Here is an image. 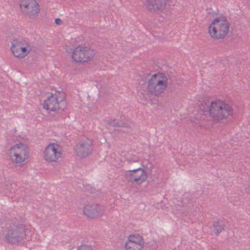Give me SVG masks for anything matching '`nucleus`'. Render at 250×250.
Masks as SVG:
<instances>
[{
    "label": "nucleus",
    "mask_w": 250,
    "mask_h": 250,
    "mask_svg": "<svg viewBox=\"0 0 250 250\" xmlns=\"http://www.w3.org/2000/svg\"><path fill=\"white\" fill-rule=\"evenodd\" d=\"M209 116L215 121L227 120L233 115V108L225 100L216 99L212 100L208 107Z\"/></svg>",
    "instance_id": "1"
},
{
    "label": "nucleus",
    "mask_w": 250,
    "mask_h": 250,
    "mask_svg": "<svg viewBox=\"0 0 250 250\" xmlns=\"http://www.w3.org/2000/svg\"><path fill=\"white\" fill-rule=\"evenodd\" d=\"M95 56V52L89 45L79 44L72 50L71 58L76 63H89Z\"/></svg>",
    "instance_id": "5"
},
{
    "label": "nucleus",
    "mask_w": 250,
    "mask_h": 250,
    "mask_svg": "<svg viewBox=\"0 0 250 250\" xmlns=\"http://www.w3.org/2000/svg\"><path fill=\"white\" fill-rule=\"evenodd\" d=\"M145 246L143 237L137 233L129 234L124 244L125 250H143Z\"/></svg>",
    "instance_id": "11"
},
{
    "label": "nucleus",
    "mask_w": 250,
    "mask_h": 250,
    "mask_svg": "<svg viewBox=\"0 0 250 250\" xmlns=\"http://www.w3.org/2000/svg\"><path fill=\"white\" fill-rule=\"evenodd\" d=\"M19 9L22 13L31 20H36L39 16L40 5L36 0H19Z\"/></svg>",
    "instance_id": "8"
},
{
    "label": "nucleus",
    "mask_w": 250,
    "mask_h": 250,
    "mask_svg": "<svg viewBox=\"0 0 250 250\" xmlns=\"http://www.w3.org/2000/svg\"><path fill=\"white\" fill-rule=\"evenodd\" d=\"M4 235L7 240L10 243H16L22 240L24 235L19 229H7L4 231Z\"/></svg>",
    "instance_id": "15"
},
{
    "label": "nucleus",
    "mask_w": 250,
    "mask_h": 250,
    "mask_svg": "<svg viewBox=\"0 0 250 250\" xmlns=\"http://www.w3.org/2000/svg\"><path fill=\"white\" fill-rule=\"evenodd\" d=\"M91 145V141L88 139L79 142L75 149L77 156L81 158L87 156L92 150Z\"/></svg>",
    "instance_id": "14"
},
{
    "label": "nucleus",
    "mask_w": 250,
    "mask_h": 250,
    "mask_svg": "<svg viewBox=\"0 0 250 250\" xmlns=\"http://www.w3.org/2000/svg\"><path fill=\"white\" fill-rule=\"evenodd\" d=\"M63 151L61 145L57 143H50L44 147L42 157L47 163H57L62 157Z\"/></svg>",
    "instance_id": "9"
},
{
    "label": "nucleus",
    "mask_w": 250,
    "mask_h": 250,
    "mask_svg": "<svg viewBox=\"0 0 250 250\" xmlns=\"http://www.w3.org/2000/svg\"><path fill=\"white\" fill-rule=\"evenodd\" d=\"M4 193L7 196H10L12 193V185L9 184L6 185Z\"/></svg>",
    "instance_id": "17"
},
{
    "label": "nucleus",
    "mask_w": 250,
    "mask_h": 250,
    "mask_svg": "<svg viewBox=\"0 0 250 250\" xmlns=\"http://www.w3.org/2000/svg\"><path fill=\"white\" fill-rule=\"evenodd\" d=\"M7 157L14 164H23L29 157V148L25 144H16L8 149Z\"/></svg>",
    "instance_id": "4"
},
{
    "label": "nucleus",
    "mask_w": 250,
    "mask_h": 250,
    "mask_svg": "<svg viewBox=\"0 0 250 250\" xmlns=\"http://www.w3.org/2000/svg\"><path fill=\"white\" fill-rule=\"evenodd\" d=\"M207 102H204L203 103L201 104V108H202L203 107V108H205V106L207 105Z\"/></svg>",
    "instance_id": "20"
},
{
    "label": "nucleus",
    "mask_w": 250,
    "mask_h": 250,
    "mask_svg": "<svg viewBox=\"0 0 250 250\" xmlns=\"http://www.w3.org/2000/svg\"><path fill=\"white\" fill-rule=\"evenodd\" d=\"M32 47L31 43L25 40L15 39L11 42L10 51L13 56L22 59L31 53Z\"/></svg>",
    "instance_id": "7"
},
{
    "label": "nucleus",
    "mask_w": 250,
    "mask_h": 250,
    "mask_svg": "<svg viewBox=\"0 0 250 250\" xmlns=\"http://www.w3.org/2000/svg\"><path fill=\"white\" fill-rule=\"evenodd\" d=\"M230 23L224 17H217L213 19L208 27V33L214 40L224 39L229 32Z\"/></svg>",
    "instance_id": "3"
},
{
    "label": "nucleus",
    "mask_w": 250,
    "mask_h": 250,
    "mask_svg": "<svg viewBox=\"0 0 250 250\" xmlns=\"http://www.w3.org/2000/svg\"><path fill=\"white\" fill-rule=\"evenodd\" d=\"M168 85V79L167 75L161 72L152 75L147 81V91L149 94L158 96L166 91Z\"/></svg>",
    "instance_id": "2"
},
{
    "label": "nucleus",
    "mask_w": 250,
    "mask_h": 250,
    "mask_svg": "<svg viewBox=\"0 0 250 250\" xmlns=\"http://www.w3.org/2000/svg\"><path fill=\"white\" fill-rule=\"evenodd\" d=\"M66 98V93L63 90H57L44 100L43 107L49 112L59 111L64 106Z\"/></svg>",
    "instance_id": "6"
},
{
    "label": "nucleus",
    "mask_w": 250,
    "mask_h": 250,
    "mask_svg": "<svg viewBox=\"0 0 250 250\" xmlns=\"http://www.w3.org/2000/svg\"><path fill=\"white\" fill-rule=\"evenodd\" d=\"M125 176L129 178L132 183L136 185H140L146 182L147 177L146 172L142 168L128 170Z\"/></svg>",
    "instance_id": "12"
},
{
    "label": "nucleus",
    "mask_w": 250,
    "mask_h": 250,
    "mask_svg": "<svg viewBox=\"0 0 250 250\" xmlns=\"http://www.w3.org/2000/svg\"><path fill=\"white\" fill-rule=\"evenodd\" d=\"M168 0H145L144 4L150 12L164 11L167 7Z\"/></svg>",
    "instance_id": "13"
},
{
    "label": "nucleus",
    "mask_w": 250,
    "mask_h": 250,
    "mask_svg": "<svg viewBox=\"0 0 250 250\" xmlns=\"http://www.w3.org/2000/svg\"><path fill=\"white\" fill-rule=\"evenodd\" d=\"M83 212L89 219H97L104 214V210L103 206L97 202L87 201L83 205Z\"/></svg>",
    "instance_id": "10"
},
{
    "label": "nucleus",
    "mask_w": 250,
    "mask_h": 250,
    "mask_svg": "<svg viewBox=\"0 0 250 250\" xmlns=\"http://www.w3.org/2000/svg\"><path fill=\"white\" fill-rule=\"evenodd\" d=\"M55 22L56 24H57L58 25H60L62 24L63 21L59 18H57L55 20Z\"/></svg>",
    "instance_id": "19"
},
{
    "label": "nucleus",
    "mask_w": 250,
    "mask_h": 250,
    "mask_svg": "<svg viewBox=\"0 0 250 250\" xmlns=\"http://www.w3.org/2000/svg\"><path fill=\"white\" fill-rule=\"evenodd\" d=\"M225 228V225L220 220H217L213 223L211 228V231L215 235H218Z\"/></svg>",
    "instance_id": "16"
},
{
    "label": "nucleus",
    "mask_w": 250,
    "mask_h": 250,
    "mask_svg": "<svg viewBox=\"0 0 250 250\" xmlns=\"http://www.w3.org/2000/svg\"><path fill=\"white\" fill-rule=\"evenodd\" d=\"M77 250H92L91 248L86 245H82L80 246Z\"/></svg>",
    "instance_id": "18"
}]
</instances>
